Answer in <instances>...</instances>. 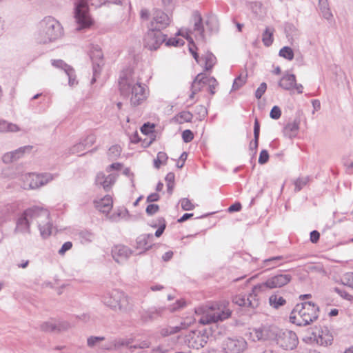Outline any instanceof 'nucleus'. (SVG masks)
I'll use <instances>...</instances> for the list:
<instances>
[{
  "mask_svg": "<svg viewBox=\"0 0 353 353\" xmlns=\"http://www.w3.org/2000/svg\"><path fill=\"white\" fill-rule=\"evenodd\" d=\"M119 86L121 94L129 97L133 106L141 104L149 94L147 86L134 79L131 70L122 72L119 77Z\"/></svg>",
  "mask_w": 353,
  "mask_h": 353,
  "instance_id": "nucleus-1",
  "label": "nucleus"
},
{
  "mask_svg": "<svg viewBox=\"0 0 353 353\" xmlns=\"http://www.w3.org/2000/svg\"><path fill=\"white\" fill-rule=\"evenodd\" d=\"M122 2L123 0H77L74 12L77 24L76 30L80 31L89 28L92 25V21L89 14V5L97 8L106 3H113L121 5Z\"/></svg>",
  "mask_w": 353,
  "mask_h": 353,
  "instance_id": "nucleus-2",
  "label": "nucleus"
},
{
  "mask_svg": "<svg viewBox=\"0 0 353 353\" xmlns=\"http://www.w3.org/2000/svg\"><path fill=\"white\" fill-rule=\"evenodd\" d=\"M63 35L61 24L52 17L43 18L39 24L36 40L39 43H48L57 41Z\"/></svg>",
  "mask_w": 353,
  "mask_h": 353,
  "instance_id": "nucleus-3",
  "label": "nucleus"
},
{
  "mask_svg": "<svg viewBox=\"0 0 353 353\" xmlns=\"http://www.w3.org/2000/svg\"><path fill=\"white\" fill-rule=\"evenodd\" d=\"M31 223L36 221L40 231L41 236L46 239L52 233V223L50 217L49 211L41 206L34 205L23 211Z\"/></svg>",
  "mask_w": 353,
  "mask_h": 353,
  "instance_id": "nucleus-4",
  "label": "nucleus"
},
{
  "mask_svg": "<svg viewBox=\"0 0 353 353\" xmlns=\"http://www.w3.org/2000/svg\"><path fill=\"white\" fill-rule=\"evenodd\" d=\"M231 310H217V312H211L203 314L199 323L203 325H211L208 332H209V336H211L215 339H218L221 336L225 333V328H219L218 323L222 322L231 316Z\"/></svg>",
  "mask_w": 353,
  "mask_h": 353,
  "instance_id": "nucleus-5",
  "label": "nucleus"
},
{
  "mask_svg": "<svg viewBox=\"0 0 353 353\" xmlns=\"http://www.w3.org/2000/svg\"><path fill=\"white\" fill-rule=\"evenodd\" d=\"M303 341L310 345H330L333 341V336L327 327H311L306 330Z\"/></svg>",
  "mask_w": 353,
  "mask_h": 353,
  "instance_id": "nucleus-6",
  "label": "nucleus"
},
{
  "mask_svg": "<svg viewBox=\"0 0 353 353\" xmlns=\"http://www.w3.org/2000/svg\"><path fill=\"white\" fill-rule=\"evenodd\" d=\"M247 347V341L241 336L227 337L221 343V348L224 353H243Z\"/></svg>",
  "mask_w": 353,
  "mask_h": 353,
  "instance_id": "nucleus-7",
  "label": "nucleus"
},
{
  "mask_svg": "<svg viewBox=\"0 0 353 353\" xmlns=\"http://www.w3.org/2000/svg\"><path fill=\"white\" fill-rule=\"evenodd\" d=\"M280 329L275 325H263L254 329L250 332V336L254 341H276Z\"/></svg>",
  "mask_w": 353,
  "mask_h": 353,
  "instance_id": "nucleus-8",
  "label": "nucleus"
},
{
  "mask_svg": "<svg viewBox=\"0 0 353 353\" xmlns=\"http://www.w3.org/2000/svg\"><path fill=\"white\" fill-rule=\"evenodd\" d=\"M104 304L110 309H125L128 306V298L119 290H113L111 294L104 296Z\"/></svg>",
  "mask_w": 353,
  "mask_h": 353,
  "instance_id": "nucleus-9",
  "label": "nucleus"
},
{
  "mask_svg": "<svg viewBox=\"0 0 353 353\" xmlns=\"http://www.w3.org/2000/svg\"><path fill=\"white\" fill-rule=\"evenodd\" d=\"M171 18L169 15L159 9H154L152 11V19L148 25V29L160 31L165 29L170 26Z\"/></svg>",
  "mask_w": 353,
  "mask_h": 353,
  "instance_id": "nucleus-10",
  "label": "nucleus"
},
{
  "mask_svg": "<svg viewBox=\"0 0 353 353\" xmlns=\"http://www.w3.org/2000/svg\"><path fill=\"white\" fill-rule=\"evenodd\" d=\"M276 343L284 350H292L296 347L299 340L295 332L288 330H281Z\"/></svg>",
  "mask_w": 353,
  "mask_h": 353,
  "instance_id": "nucleus-11",
  "label": "nucleus"
},
{
  "mask_svg": "<svg viewBox=\"0 0 353 353\" xmlns=\"http://www.w3.org/2000/svg\"><path fill=\"white\" fill-rule=\"evenodd\" d=\"M292 276L290 274H279L272 276L265 282L256 285L254 288V292L263 291L266 288H281L288 284L291 281Z\"/></svg>",
  "mask_w": 353,
  "mask_h": 353,
  "instance_id": "nucleus-12",
  "label": "nucleus"
},
{
  "mask_svg": "<svg viewBox=\"0 0 353 353\" xmlns=\"http://www.w3.org/2000/svg\"><path fill=\"white\" fill-rule=\"evenodd\" d=\"M167 35L160 31L148 29L145 35L143 45L150 50H157L165 41Z\"/></svg>",
  "mask_w": 353,
  "mask_h": 353,
  "instance_id": "nucleus-13",
  "label": "nucleus"
},
{
  "mask_svg": "<svg viewBox=\"0 0 353 353\" xmlns=\"http://www.w3.org/2000/svg\"><path fill=\"white\" fill-rule=\"evenodd\" d=\"M90 57L92 62L93 76L91 80L92 84L101 74V66L103 65V54L98 46H94L90 52Z\"/></svg>",
  "mask_w": 353,
  "mask_h": 353,
  "instance_id": "nucleus-14",
  "label": "nucleus"
},
{
  "mask_svg": "<svg viewBox=\"0 0 353 353\" xmlns=\"http://www.w3.org/2000/svg\"><path fill=\"white\" fill-rule=\"evenodd\" d=\"M58 174L51 173L29 174L26 179L30 189L39 188L57 178Z\"/></svg>",
  "mask_w": 353,
  "mask_h": 353,
  "instance_id": "nucleus-15",
  "label": "nucleus"
},
{
  "mask_svg": "<svg viewBox=\"0 0 353 353\" xmlns=\"http://www.w3.org/2000/svg\"><path fill=\"white\" fill-rule=\"evenodd\" d=\"M70 327V324L65 321L51 320L41 324L40 328L46 332L58 333L67 330Z\"/></svg>",
  "mask_w": 353,
  "mask_h": 353,
  "instance_id": "nucleus-16",
  "label": "nucleus"
},
{
  "mask_svg": "<svg viewBox=\"0 0 353 353\" xmlns=\"http://www.w3.org/2000/svg\"><path fill=\"white\" fill-rule=\"evenodd\" d=\"M132 251L125 245H117L112 248V255L118 263L125 261L132 254Z\"/></svg>",
  "mask_w": 353,
  "mask_h": 353,
  "instance_id": "nucleus-17",
  "label": "nucleus"
},
{
  "mask_svg": "<svg viewBox=\"0 0 353 353\" xmlns=\"http://www.w3.org/2000/svg\"><path fill=\"white\" fill-rule=\"evenodd\" d=\"M117 179L116 174H110L107 176L103 172H99L97 174L95 183L97 185H101L105 191H109Z\"/></svg>",
  "mask_w": 353,
  "mask_h": 353,
  "instance_id": "nucleus-18",
  "label": "nucleus"
},
{
  "mask_svg": "<svg viewBox=\"0 0 353 353\" xmlns=\"http://www.w3.org/2000/svg\"><path fill=\"white\" fill-rule=\"evenodd\" d=\"M94 205L98 210L108 214L112 208V198L110 195H105L103 198L96 199L94 201Z\"/></svg>",
  "mask_w": 353,
  "mask_h": 353,
  "instance_id": "nucleus-19",
  "label": "nucleus"
},
{
  "mask_svg": "<svg viewBox=\"0 0 353 353\" xmlns=\"http://www.w3.org/2000/svg\"><path fill=\"white\" fill-rule=\"evenodd\" d=\"M30 221L23 212L16 221L15 233L30 234Z\"/></svg>",
  "mask_w": 353,
  "mask_h": 353,
  "instance_id": "nucleus-20",
  "label": "nucleus"
},
{
  "mask_svg": "<svg viewBox=\"0 0 353 353\" xmlns=\"http://www.w3.org/2000/svg\"><path fill=\"white\" fill-rule=\"evenodd\" d=\"M153 239L152 234H143L139 236L136 240L137 248L148 250L152 246Z\"/></svg>",
  "mask_w": 353,
  "mask_h": 353,
  "instance_id": "nucleus-21",
  "label": "nucleus"
},
{
  "mask_svg": "<svg viewBox=\"0 0 353 353\" xmlns=\"http://www.w3.org/2000/svg\"><path fill=\"white\" fill-rule=\"evenodd\" d=\"M193 18L194 20V31L196 32V36L203 40L205 37L202 17L198 11H194L193 12Z\"/></svg>",
  "mask_w": 353,
  "mask_h": 353,
  "instance_id": "nucleus-22",
  "label": "nucleus"
},
{
  "mask_svg": "<svg viewBox=\"0 0 353 353\" xmlns=\"http://www.w3.org/2000/svg\"><path fill=\"white\" fill-rule=\"evenodd\" d=\"M250 298L252 299L253 296L250 295V297L245 299L243 296H236L233 298L232 303L239 307H250L252 309H255L258 307V303L256 301L252 303Z\"/></svg>",
  "mask_w": 353,
  "mask_h": 353,
  "instance_id": "nucleus-23",
  "label": "nucleus"
},
{
  "mask_svg": "<svg viewBox=\"0 0 353 353\" xmlns=\"http://www.w3.org/2000/svg\"><path fill=\"white\" fill-rule=\"evenodd\" d=\"M296 81L294 74H285L279 81V85L285 90H291L294 88Z\"/></svg>",
  "mask_w": 353,
  "mask_h": 353,
  "instance_id": "nucleus-24",
  "label": "nucleus"
},
{
  "mask_svg": "<svg viewBox=\"0 0 353 353\" xmlns=\"http://www.w3.org/2000/svg\"><path fill=\"white\" fill-rule=\"evenodd\" d=\"M302 312H304V310H292L289 317L290 321L299 326L305 325Z\"/></svg>",
  "mask_w": 353,
  "mask_h": 353,
  "instance_id": "nucleus-25",
  "label": "nucleus"
},
{
  "mask_svg": "<svg viewBox=\"0 0 353 353\" xmlns=\"http://www.w3.org/2000/svg\"><path fill=\"white\" fill-rule=\"evenodd\" d=\"M183 328H185V324L183 323L179 326H167L161 329L160 334L162 336H168L178 333Z\"/></svg>",
  "mask_w": 353,
  "mask_h": 353,
  "instance_id": "nucleus-26",
  "label": "nucleus"
},
{
  "mask_svg": "<svg viewBox=\"0 0 353 353\" xmlns=\"http://www.w3.org/2000/svg\"><path fill=\"white\" fill-rule=\"evenodd\" d=\"M299 128L298 122L294 121L289 123L284 128V134L290 138L294 137L296 135Z\"/></svg>",
  "mask_w": 353,
  "mask_h": 353,
  "instance_id": "nucleus-27",
  "label": "nucleus"
},
{
  "mask_svg": "<svg viewBox=\"0 0 353 353\" xmlns=\"http://www.w3.org/2000/svg\"><path fill=\"white\" fill-rule=\"evenodd\" d=\"M18 131H19V128L17 125L8 123L5 120H0V132H14Z\"/></svg>",
  "mask_w": 353,
  "mask_h": 353,
  "instance_id": "nucleus-28",
  "label": "nucleus"
},
{
  "mask_svg": "<svg viewBox=\"0 0 353 353\" xmlns=\"http://www.w3.org/2000/svg\"><path fill=\"white\" fill-rule=\"evenodd\" d=\"M318 312H319V310H307V312L304 310V312H302L305 325L317 319L319 317Z\"/></svg>",
  "mask_w": 353,
  "mask_h": 353,
  "instance_id": "nucleus-29",
  "label": "nucleus"
},
{
  "mask_svg": "<svg viewBox=\"0 0 353 353\" xmlns=\"http://www.w3.org/2000/svg\"><path fill=\"white\" fill-rule=\"evenodd\" d=\"M205 61V70H210L216 62V57L210 52H206L203 58Z\"/></svg>",
  "mask_w": 353,
  "mask_h": 353,
  "instance_id": "nucleus-30",
  "label": "nucleus"
},
{
  "mask_svg": "<svg viewBox=\"0 0 353 353\" xmlns=\"http://www.w3.org/2000/svg\"><path fill=\"white\" fill-rule=\"evenodd\" d=\"M273 32L274 30L272 28L267 27L263 33L262 41L263 44L267 47H269L272 44Z\"/></svg>",
  "mask_w": 353,
  "mask_h": 353,
  "instance_id": "nucleus-31",
  "label": "nucleus"
},
{
  "mask_svg": "<svg viewBox=\"0 0 353 353\" xmlns=\"http://www.w3.org/2000/svg\"><path fill=\"white\" fill-rule=\"evenodd\" d=\"M319 6L323 17L327 20L330 19L332 17V14L328 7L327 1L319 0Z\"/></svg>",
  "mask_w": 353,
  "mask_h": 353,
  "instance_id": "nucleus-32",
  "label": "nucleus"
},
{
  "mask_svg": "<svg viewBox=\"0 0 353 353\" xmlns=\"http://www.w3.org/2000/svg\"><path fill=\"white\" fill-rule=\"evenodd\" d=\"M312 295L310 294H303L299 296V299L301 302V307L302 309H308L309 307H315L316 304L314 302L312 301H308L310 298H311Z\"/></svg>",
  "mask_w": 353,
  "mask_h": 353,
  "instance_id": "nucleus-33",
  "label": "nucleus"
},
{
  "mask_svg": "<svg viewBox=\"0 0 353 353\" xmlns=\"http://www.w3.org/2000/svg\"><path fill=\"white\" fill-rule=\"evenodd\" d=\"M269 303L272 307L277 308L280 306L284 305L285 303V300L281 296L273 294L270 296Z\"/></svg>",
  "mask_w": 353,
  "mask_h": 353,
  "instance_id": "nucleus-34",
  "label": "nucleus"
},
{
  "mask_svg": "<svg viewBox=\"0 0 353 353\" xmlns=\"http://www.w3.org/2000/svg\"><path fill=\"white\" fill-rule=\"evenodd\" d=\"M168 159L167 154L164 152H159L157 159L154 160V166L159 169L162 164H165Z\"/></svg>",
  "mask_w": 353,
  "mask_h": 353,
  "instance_id": "nucleus-35",
  "label": "nucleus"
},
{
  "mask_svg": "<svg viewBox=\"0 0 353 353\" xmlns=\"http://www.w3.org/2000/svg\"><path fill=\"white\" fill-rule=\"evenodd\" d=\"M81 241L83 243H90L94 239V234L89 230H83L79 234Z\"/></svg>",
  "mask_w": 353,
  "mask_h": 353,
  "instance_id": "nucleus-36",
  "label": "nucleus"
},
{
  "mask_svg": "<svg viewBox=\"0 0 353 353\" xmlns=\"http://www.w3.org/2000/svg\"><path fill=\"white\" fill-rule=\"evenodd\" d=\"M280 57H282L289 61L294 59V52L290 47L285 46L282 48L279 52Z\"/></svg>",
  "mask_w": 353,
  "mask_h": 353,
  "instance_id": "nucleus-37",
  "label": "nucleus"
},
{
  "mask_svg": "<svg viewBox=\"0 0 353 353\" xmlns=\"http://www.w3.org/2000/svg\"><path fill=\"white\" fill-rule=\"evenodd\" d=\"M192 117L193 115L191 112L188 111H183L177 114L175 118L179 123H181L183 122H190L192 119Z\"/></svg>",
  "mask_w": 353,
  "mask_h": 353,
  "instance_id": "nucleus-38",
  "label": "nucleus"
},
{
  "mask_svg": "<svg viewBox=\"0 0 353 353\" xmlns=\"http://www.w3.org/2000/svg\"><path fill=\"white\" fill-rule=\"evenodd\" d=\"M248 75L245 74V75H239L238 77H236L233 82L232 84V90H239L240 88H241L247 81Z\"/></svg>",
  "mask_w": 353,
  "mask_h": 353,
  "instance_id": "nucleus-39",
  "label": "nucleus"
},
{
  "mask_svg": "<svg viewBox=\"0 0 353 353\" xmlns=\"http://www.w3.org/2000/svg\"><path fill=\"white\" fill-rule=\"evenodd\" d=\"M121 152V148L118 145H112L108 152V156L111 159H115L119 157Z\"/></svg>",
  "mask_w": 353,
  "mask_h": 353,
  "instance_id": "nucleus-40",
  "label": "nucleus"
},
{
  "mask_svg": "<svg viewBox=\"0 0 353 353\" xmlns=\"http://www.w3.org/2000/svg\"><path fill=\"white\" fill-rule=\"evenodd\" d=\"M229 301L225 299H222L219 301L211 303L207 309H226L229 306Z\"/></svg>",
  "mask_w": 353,
  "mask_h": 353,
  "instance_id": "nucleus-41",
  "label": "nucleus"
},
{
  "mask_svg": "<svg viewBox=\"0 0 353 353\" xmlns=\"http://www.w3.org/2000/svg\"><path fill=\"white\" fill-rule=\"evenodd\" d=\"M32 149V146L31 145H26L23 147H21L14 151H12L13 154L16 157V161L21 158L25 153H30L31 150Z\"/></svg>",
  "mask_w": 353,
  "mask_h": 353,
  "instance_id": "nucleus-42",
  "label": "nucleus"
},
{
  "mask_svg": "<svg viewBox=\"0 0 353 353\" xmlns=\"http://www.w3.org/2000/svg\"><path fill=\"white\" fill-rule=\"evenodd\" d=\"M308 181H309L308 176L298 178L294 182V185H295L294 190L296 192L300 191L305 185H306L307 184Z\"/></svg>",
  "mask_w": 353,
  "mask_h": 353,
  "instance_id": "nucleus-43",
  "label": "nucleus"
},
{
  "mask_svg": "<svg viewBox=\"0 0 353 353\" xmlns=\"http://www.w3.org/2000/svg\"><path fill=\"white\" fill-rule=\"evenodd\" d=\"M158 310H145L144 314H141V317L143 321L145 322H148L149 321L152 320L155 316L159 315Z\"/></svg>",
  "mask_w": 353,
  "mask_h": 353,
  "instance_id": "nucleus-44",
  "label": "nucleus"
},
{
  "mask_svg": "<svg viewBox=\"0 0 353 353\" xmlns=\"http://www.w3.org/2000/svg\"><path fill=\"white\" fill-rule=\"evenodd\" d=\"M342 283L353 289V272L345 274L341 279Z\"/></svg>",
  "mask_w": 353,
  "mask_h": 353,
  "instance_id": "nucleus-45",
  "label": "nucleus"
},
{
  "mask_svg": "<svg viewBox=\"0 0 353 353\" xmlns=\"http://www.w3.org/2000/svg\"><path fill=\"white\" fill-rule=\"evenodd\" d=\"M179 203L182 209L185 211L192 210L195 208V205L188 198L181 199Z\"/></svg>",
  "mask_w": 353,
  "mask_h": 353,
  "instance_id": "nucleus-46",
  "label": "nucleus"
},
{
  "mask_svg": "<svg viewBox=\"0 0 353 353\" xmlns=\"http://www.w3.org/2000/svg\"><path fill=\"white\" fill-rule=\"evenodd\" d=\"M52 65L57 68H61L64 70L65 72L68 70H70V68H71L69 65L65 63L63 60L61 59H57V60H52Z\"/></svg>",
  "mask_w": 353,
  "mask_h": 353,
  "instance_id": "nucleus-47",
  "label": "nucleus"
},
{
  "mask_svg": "<svg viewBox=\"0 0 353 353\" xmlns=\"http://www.w3.org/2000/svg\"><path fill=\"white\" fill-rule=\"evenodd\" d=\"M86 148H85L84 146V143H83L82 141H80L79 143L74 145L71 148H70V152L72 154H77L79 156H81V154H79V153L83 152ZM84 153H82V154H83Z\"/></svg>",
  "mask_w": 353,
  "mask_h": 353,
  "instance_id": "nucleus-48",
  "label": "nucleus"
},
{
  "mask_svg": "<svg viewBox=\"0 0 353 353\" xmlns=\"http://www.w3.org/2000/svg\"><path fill=\"white\" fill-rule=\"evenodd\" d=\"M159 222V228L155 232V236L157 237H160L161 234L163 233L165 228H166V223L163 218L161 217L158 219Z\"/></svg>",
  "mask_w": 353,
  "mask_h": 353,
  "instance_id": "nucleus-49",
  "label": "nucleus"
},
{
  "mask_svg": "<svg viewBox=\"0 0 353 353\" xmlns=\"http://www.w3.org/2000/svg\"><path fill=\"white\" fill-rule=\"evenodd\" d=\"M209 79L210 77H207L205 74L200 73L196 75L192 84H194L197 81L196 84L201 83L203 87L205 85H208L206 80ZM196 86L197 87V85Z\"/></svg>",
  "mask_w": 353,
  "mask_h": 353,
  "instance_id": "nucleus-50",
  "label": "nucleus"
},
{
  "mask_svg": "<svg viewBox=\"0 0 353 353\" xmlns=\"http://www.w3.org/2000/svg\"><path fill=\"white\" fill-rule=\"evenodd\" d=\"M283 259H284V256H274V257H271L270 259H265V260H264L263 263H264L265 266H268V265L272 264V268H274L277 265L276 262L280 261Z\"/></svg>",
  "mask_w": 353,
  "mask_h": 353,
  "instance_id": "nucleus-51",
  "label": "nucleus"
},
{
  "mask_svg": "<svg viewBox=\"0 0 353 353\" xmlns=\"http://www.w3.org/2000/svg\"><path fill=\"white\" fill-rule=\"evenodd\" d=\"M165 43L167 46H180L184 44V41L181 39L170 38L168 40L165 39Z\"/></svg>",
  "mask_w": 353,
  "mask_h": 353,
  "instance_id": "nucleus-52",
  "label": "nucleus"
},
{
  "mask_svg": "<svg viewBox=\"0 0 353 353\" xmlns=\"http://www.w3.org/2000/svg\"><path fill=\"white\" fill-rule=\"evenodd\" d=\"M104 339L105 338L103 336H90L87 340V344L90 347H93L96 346L98 343Z\"/></svg>",
  "mask_w": 353,
  "mask_h": 353,
  "instance_id": "nucleus-53",
  "label": "nucleus"
},
{
  "mask_svg": "<svg viewBox=\"0 0 353 353\" xmlns=\"http://www.w3.org/2000/svg\"><path fill=\"white\" fill-rule=\"evenodd\" d=\"M65 73L68 77V83L70 85L73 86L77 84V81H76V76L74 74V70L72 67L70 68V71L67 70Z\"/></svg>",
  "mask_w": 353,
  "mask_h": 353,
  "instance_id": "nucleus-54",
  "label": "nucleus"
},
{
  "mask_svg": "<svg viewBox=\"0 0 353 353\" xmlns=\"http://www.w3.org/2000/svg\"><path fill=\"white\" fill-rule=\"evenodd\" d=\"M206 81L209 86V92L211 94H214L215 93V88L218 85L216 79L214 77H211Z\"/></svg>",
  "mask_w": 353,
  "mask_h": 353,
  "instance_id": "nucleus-55",
  "label": "nucleus"
},
{
  "mask_svg": "<svg viewBox=\"0 0 353 353\" xmlns=\"http://www.w3.org/2000/svg\"><path fill=\"white\" fill-rule=\"evenodd\" d=\"M267 90V84L265 82H263L260 84L259 88L256 89L255 92V97L257 99H260L263 94Z\"/></svg>",
  "mask_w": 353,
  "mask_h": 353,
  "instance_id": "nucleus-56",
  "label": "nucleus"
},
{
  "mask_svg": "<svg viewBox=\"0 0 353 353\" xmlns=\"http://www.w3.org/2000/svg\"><path fill=\"white\" fill-rule=\"evenodd\" d=\"M154 125L150 123H144L141 128V131L144 134H149L152 133L154 129Z\"/></svg>",
  "mask_w": 353,
  "mask_h": 353,
  "instance_id": "nucleus-57",
  "label": "nucleus"
},
{
  "mask_svg": "<svg viewBox=\"0 0 353 353\" xmlns=\"http://www.w3.org/2000/svg\"><path fill=\"white\" fill-rule=\"evenodd\" d=\"M96 141V138L94 134L88 135L84 140L82 141L84 143V146L85 148L91 147Z\"/></svg>",
  "mask_w": 353,
  "mask_h": 353,
  "instance_id": "nucleus-58",
  "label": "nucleus"
},
{
  "mask_svg": "<svg viewBox=\"0 0 353 353\" xmlns=\"http://www.w3.org/2000/svg\"><path fill=\"white\" fill-rule=\"evenodd\" d=\"M159 210V206L157 204H149L145 210L148 215L152 216Z\"/></svg>",
  "mask_w": 353,
  "mask_h": 353,
  "instance_id": "nucleus-59",
  "label": "nucleus"
},
{
  "mask_svg": "<svg viewBox=\"0 0 353 353\" xmlns=\"http://www.w3.org/2000/svg\"><path fill=\"white\" fill-rule=\"evenodd\" d=\"M281 115V110L279 107L274 106L270 113V116L273 119H279Z\"/></svg>",
  "mask_w": 353,
  "mask_h": 353,
  "instance_id": "nucleus-60",
  "label": "nucleus"
},
{
  "mask_svg": "<svg viewBox=\"0 0 353 353\" xmlns=\"http://www.w3.org/2000/svg\"><path fill=\"white\" fill-rule=\"evenodd\" d=\"M334 291L342 298L347 300V301H352L353 299V297L352 295L348 294L346 291L344 290L340 289L339 288H336L334 289Z\"/></svg>",
  "mask_w": 353,
  "mask_h": 353,
  "instance_id": "nucleus-61",
  "label": "nucleus"
},
{
  "mask_svg": "<svg viewBox=\"0 0 353 353\" xmlns=\"http://www.w3.org/2000/svg\"><path fill=\"white\" fill-rule=\"evenodd\" d=\"M269 159V154L266 150L261 151L259 158V163L261 165L266 163Z\"/></svg>",
  "mask_w": 353,
  "mask_h": 353,
  "instance_id": "nucleus-62",
  "label": "nucleus"
},
{
  "mask_svg": "<svg viewBox=\"0 0 353 353\" xmlns=\"http://www.w3.org/2000/svg\"><path fill=\"white\" fill-rule=\"evenodd\" d=\"M182 139L185 143H189L194 139V134L190 130H185L182 133Z\"/></svg>",
  "mask_w": 353,
  "mask_h": 353,
  "instance_id": "nucleus-63",
  "label": "nucleus"
},
{
  "mask_svg": "<svg viewBox=\"0 0 353 353\" xmlns=\"http://www.w3.org/2000/svg\"><path fill=\"white\" fill-rule=\"evenodd\" d=\"M72 247V242L70 241H67V242H65L63 245L61 246V248H60V250L58 251V253L60 254V255H64L65 253L70 250Z\"/></svg>",
  "mask_w": 353,
  "mask_h": 353,
  "instance_id": "nucleus-64",
  "label": "nucleus"
}]
</instances>
